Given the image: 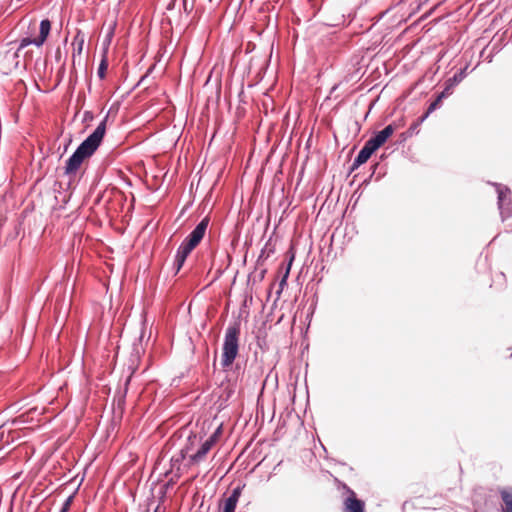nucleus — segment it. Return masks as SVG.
<instances>
[{"label": "nucleus", "mask_w": 512, "mask_h": 512, "mask_svg": "<svg viewBox=\"0 0 512 512\" xmlns=\"http://www.w3.org/2000/svg\"><path fill=\"white\" fill-rule=\"evenodd\" d=\"M106 116L97 128L77 147L68 158L65 165V175H74L86 158H89L97 150L106 132Z\"/></svg>", "instance_id": "nucleus-1"}, {"label": "nucleus", "mask_w": 512, "mask_h": 512, "mask_svg": "<svg viewBox=\"0 0 512 512\" xmlns=\"http://www.w3.org/2000/svg\"><path fill=\"white\" fill-rule=\"evenodd\" d=\"M20 26L23 37L19 42V49H24L29 45L41 47L51 31V22L49 19H43L39 25L36 19H23L20 22Z\"/></svg>", "instance_id": "nucleus-2"}, {"label": "nucleus", "mask_w": 512, "mask_h": 512, "mask_svg": "<svg viewBox=\"0 0 512 512\" xmlns=\"http://www.w3.org/2000/svg\"><path fill=\"white\" fill-rule=\"evenodd\" d=\"M240 323H230L226 330L222 345L221 366L223 369L232 367L239 354Z\"/></svg>", "instance_id": "nucleus-3"}, {"label": "nucleus", "mask_w": 512, "mask_h": 512, "mask_svg": "<svg viewBox=\"0 0 512 512\" xmlns=\"http://www.w3.org/2000/svg\"><path fill=\"white\" fill-rule=\"evenodd\" d=\"M337 489L342 491V512H366L365 501L345 482L336 479Z\"/></svg>", "instance_id": "nucleus-4"}, {"label": "nucleus", "mask_w": 512, "mask_h": 512, "mask_svg": "<svg viewBox=\"0 0 512 512\" xmlns=\"http://www.w3.org/2000/svg\"><path fill=\"white\" fill-rule=\"evenodd\" d=\"M172 470L177 475H183L184 472H188L192 465V454H189V448L182 449L179 457H172Z\"/></svg>", "instance_id": "nucleus-5"}, {"label": "nucleus", "mask_w": 512, "mask_h": 512, "mask_svg": "<svg viewBox=\"0 0 512 512\" xmlns=\"http://www.w3.org/2000/svg\"><path fill=\"white\" fill-rule=\"evenodd\" d=\"M192 251V233L188 234L184 239L181 246L178 248L174 265L176 267V272H178L183 266L187 256Z\"/></svg>", "instance_id": "nucleus-6"}, {"label": "nucleus", "mask_w": 512, "mask_h": 512, "mask_svg": "<svg viewBox=\"0 0 512 512\" xmlns=\"http://www.w3.org/2000/svg\"><path fill=\"white\" fill-rule=\"evenodd\" d=\"M497 205L503 222L512 217V194H497Z\"/></svg>", "instance_id": "nucleus-7"}, {"label": "nucleus", "mask_w": 512, "mask_h": 512, "mask_svg": "<svg viewBox=\"0 0 512 512\" xmlns=\"http://www.w3.org/2000/svg\"><path fill=\"white\" fill-rule=\"evenodd\" d=\"M216 441V432L210 435L194 453V463L203 459L207 453L211 450Z\"/></svg>", "instance_id": "nucleus-8"}, {"label": "nucleus", "mask_w": 512, "mask_h": 512, "mask_svg": "<svg viewBox=\"0 0 512 512\" xmlns=\"http://www.w3.org/2000/svg\"><path fill=\"white\" fill-rule=\"evenodd\" d=\"M374 152L375 150L366 142L362 149L359 151L358 155L355 157L351 166V170H354L360 165L364 164Z\"/></svg>", "instance_id": "nucleus-9"}, {"label": "nucleus", "mask_w": 512, "mask_h": 512, "mask_svg": "<svg viewBox=\"0 0 512 512\" xmlns=\"http://www.w3.org/2000/svg\"><path fill=\"white\" fill-rule=\"evenodd\" d=\"M209 217L205 216L202 220L194 227V248L202 241L206 234V230L209 225Z\"/></svg>", "instance_id": "nucleus-10"}, {"label": "nucleus", "mask_w": 512, "mask_h": 512, "mask_svg": "<svg viewBox=\"0 0 512 512\" xmlns=\"http://www.w3.org/2000/svg\"><path fill=\"white\" fill-rule=\"evenodd\" d=\"M500 496L502 500L501 512H512V489H502Z\"/></svg>", "instance_id": "nucleus-11"}, {"label": "nucleus", "mask_w": 512, "mask_h": 512, "mask_svg": "<svg viewBox=\"0 0 512 512\" xmlns=\"http://www.w3.org/2000/svg\"><path fill=\"white\" fill-rule=\"evenodd\" d=\"M244 488H245V483H242V484L240 483L231 490L230 494L227 497H225V495H223L222 499H224L225 501H227L229 503L234 504L237 507V504L239 502V499L242 495V491Z\"/></svg>", "instance_id": "nucleus-12"}, {"label": "nucleus", "mask_w": 512, "mask_h": 512, "mask_svg": "<svg viewBox=\"0 0 512 512\" xmlns=\"http://www.w3.org/2000/svg\"><path fill=\"white\" fill-rule=\"evenodd\" d=\"M244 488H245V483H242V484L240 483L231 490L230 494L227 497H225V495H223L222 499H224L225 501H227L229 503L234 504L237 507V504L239 502V499L242 495V491Z\"/></svg>", "instance_id": "nucleus-13"}, {"label": "nucleus", "mask_w": 512, "mask_h": 512, "mask_svg": "<svg viewBox=\"0 0 512 512\" xmlns=\"http://www.w3.org/2000/svg\"><path fill=\"white\" fill-rule=\"evenodd\" d=\"M23 49H19V46L16 50L9 49L6 51L4 59L9 63V65L13 68H18L20 66V52Z\"/></svg>", "instance_id": "nucleus-14"}, {"label": "nucleus", "mask_w": 512, "mask_h": 512, "mask_svg": "<svg viewBox=\"0 0 512 512\" xmlns=\"http://www.w3.org/2000/svg\"><path fill=\"white\" fill-rule=\"evenodd\" d=\"M342 194H317V200L323 199L324 205H327V209H330L332 206L335 208L337 204L341 200Z\"/></svg>", "instance_id": "nucleus-15"}, {"label": "nucleus", "mask_w": 512, "mask_h": 512, "mask_svg": "<svg viewBox=\"0 0 512 512\" xmlns=\"http://www.w3.org/2000/svg\"><path fill=\"white\" fill-rule=\"evenodd\" d=\"M466 70H467V66L464 67L463 69H460L458 72H456L452 77L448 78L446 81H445V84L450 87L452 90H454V88L460 83L463 81V79L466 77Z\"/></svg>", "instance_id": "nucleus-16"}, {"label": "nucleus", "mask_w": 512, "mask_h": 512, "mask_svg": "<svg viewBox=\"0 0 512 512\" xmlns=\"http://www.w3.org/2000/svg\"><path fill=\"white\" fill-rule=\"evenodd\" d=\"M84 41H85L84 35L80 31H78L73 39V42H72V47H73L72 57H73V59L75 58L76 55H81L82 50H83Z\"/></svg>", "instance_id": "nucleus-17"}, {"label": "nucleus", "mask_w": 512, "mask_h": 512, "mask_svg": "<svg viewBox=\"0 0 512 512\" xmlns=\"http://www.w3.org/2000/svg\"><path fill=\"white\" fill-rule=\"evenodd\" d=\"M388 138L385 137V135L379 131L374 136H372L367 143L376 151L378 148H380Z\"/></svg>", "instance_id": "nucleus-18"}, {"label": "nucleus", "mask_w": 512, "mask_h": 512, "mask_svg": "<svg viewBox=\"0 0 512 512\" xmlns=\"http://www.w3.org/2000/svg\"><path fill=\"white\" fill-rule=\"evenodd\" d=\"M289 268L285 269V271L282 274L281 279L278 283V290L276 291L277 299L280 298L284 288L288 285V278H289Z\"/></svg>", "instance_id": "nucleus-19"}, {"label": "nucleus", "mask_w": 512, "mask_h": 512, "mask_svg": "<svg viewBox=\"0 0 512 512\" xmlns=\"http://www.w3.org/2000/svg\"><path fill=\"white\" fill-rule=\"evenodd\" d=\"M236 506L232 503L225 501L224 499H220L218 501V511L217 512H235Z\"/></svg>", "instance_id": "nucleus-20"}, {"label": "nucleus", "mask_w": 512, "mask_h": 512, "mask_svg": "<svg viewBox=\"0 0 512 512\" xmlns=\"http://www.w3.org/2000/svg\"><path fill=\"white\" fill-rule=\"evenodd\" d=\"M440 104L441 101L440 99L437 98L433 102H431L426 112L420 117V122H424L433 111L440 107Z\"/></svg>", "instance_id": "nucleus-21"}, {"label": "nucleus", "mask_w": 512, "mask_h": 512, "mask_svg": "<svg viewBox=\"0 0 512 512\" xmlns=\"http://www.w3.org/2000/svg\"><path fill=\"white\" fill-rule=\"evenodd\" d=\"M107 68H108L107 59H106V57H103V59L101 60V62L99 64L98 70H97V74L100 79L105 78Z\"/></svg>", "instance_id": "nucleus-22"}, {"label": "nucleus", "mask_w": 512, "mask_h": 512, "mask_svg": "<svg viewBox=\"0 0 512 512\" xmlns=\"http://www.w3.org/2000/svg\"><path fill=\"white\" fill-rule=\"evenodd\" d=\"M289 256L286 260V268L285 269H288L289 268V272L291 271V267L293 265V262H294V259H295V252L293 250V248H290L289 249Z\"/></svg>", "instance_id": "nucleus-23"}, {"label": "nucleus", "mask_w": 512, "mask_h": 512, "mask_svg": "<svg viewBox=\"0 0 512 512\" xmlns=\"http://www.w3.org/2000/svg\"><path fill=\"white\" fill-rule=\"evenodd\" d=\"M453 93V90L445 84L444 90L438 94L437 99L442 102L443 99L449 97Z\"/></svg>", "instance_id": "nucleus-24"}, {"label": "nucleus", "mask_w": 512, "mask_h": 512, "mask_svg": "<svg viewBox=\"0 0 512 512\" xmlns=\"http://www.w3.org/2000/svg\"><path fill=\"white\" fill-rule=\"evenodd\" d=\"M353 196H354V194H352V196L349 199V202H348L347 206L345 207V209H342V211H346L349 207H351V210L355 209V206L357 205V202H358L359 197L361 196V194H359V196L355 200H353Z\"/></svg>", "instance_id": "nucleus-25"}, {"label": "nucleus", "mask_w": 512, "mask_h": 512, "mask_svg": "<svg viewBox=\"0 0 512 512\" xmlns=\"http://www.w3.org/2000/svg\"><path fill=\"white\" fill-rule=\"evenodd\" d=\"M73 499H74V496L73 495H70L65 501L64 503L62 504V507H61V510H64V511H69L70 507H71V504L73 502Z\"/></svg>", "instance_id": "nucleus-26"}, {"label": "nucleus", "mask_w": 512, "mask_h": 512, "mask_svg": "<svg viewBox=\"0 0 512 512\" xmlns=\"http://www.w3.org/2000/svg\"><path fill=\"white\" fill-rule=\"evenodd\" d=\"M394 130V126L389 124L383 130H381V132L385 135L386 138H389L393 134Z\"/></svg>", "instance_id": "nucleus-27"}, {"label": "nucleus", "mask_w": 512, "mask_h": 512, "mask_svg": "<svg viewBox=\"0 0 512 512\" xmlns=\"http://www.w3.org/2000/svg\"><path fill=\"white\" fill-rule=\"evenodd\" d=\"M423 122H420V118L417 119L416 122H414L410 128H409V132L412 134V133H417L418 132V127L422 124Z\"/></svg>", "instance_id": "nucleus-28"}, {"label": "nucleus", "mask_w": 512, "mask_h": 512, "mask_svg": "<svg viewBox=\"0 0 512 512\" xmlns=\"http://www.w3.org/2000/svg\"><path fill=\"white\" fill-rule=\"evenodd\" d=\"M496 187V192L502 193V192H510V189L502 184H494Z\"/></svg>", "instance_id": "nucleus-29"}, {"label": "nucleus", "mask_w": 512, "mask_h": 512, "mask_svg": "<svg viewBox=\"0 0 512 512\" xmlns=\"http://www.w3.org/2000/svg\"><path fill=\"white\" fill-rule=\"evenodd\" d=\"M210 504L205 507L204 498L202 499L197 512H209Z\"/></svg>", "instance_id": "nucleus-30"}, {"label": "nucleus", "mask_w": 512, "mask_h": 512, "mask_svg": "<svg viewBox=\"0 0 512 512\" xmlns=\"http://www.w3.org/2000/svg\"><path fill=\"white\" fill-rule=\"evenodd\" d=\"M70 195H71V194H66V193L58 194V195H56V196H55V199H56V201H59V196H60V197H61V200H62L63 202H66V201H67V199H69Z\"/></svg>", "instance_id": "nucleus-31"}, {"label": "nucleus", "mask_w": 512, "mask_h": 512, "mask_svg": "<svg viewBox=\"0 0 512 512\" xmlns=\"http://www.w3.org/2000/svg\"><path fill=\"white\" fill-rule=\"evenodd\" d=\"M268 251V253H273L274 252V249L273 248H270L268 249V244L265 245V247L261 250V253H260V258L264 256L265 252ZM269 254H267L268 256Z\"/></svg>", "instance_id": "nucleus-32"}, {"label": "nucleus", "mask_w": 512, "mask_h": 512, "mask_svg": "<svg viewBox=\"0 0 512 512\" xmlns=\"http://www.w3.org/2000/svg\"><path fill=\"white\" fill-rule=\"evenodd\" d=\"M193 498H194V506H195L196 503H197V500H198V493L197 492H194Z\"/></svg>", "instance_id": "nucleus-33"}, {"label": "nucleus", "mask_w": 512, "mask_h": 512, "mask_svg": "<svg viewBox=\"0 0 512 512\" xmlns=\"http://www.w3.org/2000/svg\"><path fill=\"white\" fill-rule=\"evenodd\" d=\"M187 309H188V312H190V311H191V309H192V301H190V302L188 303V305H187Z\"/></svg>", "instance_id": "nucleus-34"}, {"label": "nucleus", "mask_w": 512, "mask_h": 512, "mask_svg": "<svg viewBox=\"0 0 512 512\" xmlns=\"http://www.w3.org/2000/svg\"><path fill=\"white\" fill-rule=\"evenodd\" d=\"M348 193H345L344 194V198H343V205L345 204V202L347 201V198H348Z\"/></svg>", "instance_id": "nucleus-35"}, {"label": "nucleus", "mask_w": 512, "mask_h": 512, "mask_svg": "<svg viewBox=\"0 0 512 512\" xmlns=\"http://www.w3.org/2000/svg\"><path fill=\"white\" fill-rule=\"evenodd\" d=\"M202 178H203V176L201 175L200 178H199V181H198L197 188H200V184H201Z\"/></svg>", "instance_id": "nucleus-36"}, {"label": "nucleus", "mask_w": 512, "mask_h": 512, "mask_svg": "<svg viewBox=\"0 0 512 512\" xmlns=\"http://www.w3.org/2000/svg\"><path fill=\"white\" fill-rule=\"evenodd\" d=\"M192 439V431L190 432V434L187 436V440L190 441Z\"/></svg>", "instance_id": "nucleus-37"}, {"label": "nucleus", "mask_w": 512, "mask_h": 512, "mask_svg": "<svg viewBox=\"0 0 512 512\" xmlns=\"http://www.w3.org/2000/svg\"><path fill=\"white\" fill-rule=\"evenodd\" d=\"M183 3H184L185 10H187V0H183Z\"/></svg>", "instance_id": "nucleus-38"}, {"label": "nucleus", "mask_w": 512, "mask_h": 512, "mask_svg": "<svg viewBox=\"0 0 512 512\" xmlns=\"http://www.w3.org/2000/svg\"><path fill=\"white\" fill-rule=\"evenodd\" d=\"M264 274H265V270H263V271L260 273V278H261V279H263Z\"/></svg>", "instance_id": "nucleus-39"}, {"label": "nucleus", "mask_w": 512, "mask_h": 512, "mask_svg": "<svg viewBox=\"0 0 512 512\" xmlns=\"http://www.w3.org/2000/svg\"><path fill=\"white\" fill-rule=\"evenodd\" d=\"M508 350H509V353H510L509 357L511 358L512 357V347H509Z\"/></svg>", "instance_id": "nucleus-40"}, {"label": "nucleus", "mask_w": 512, "mask_h": 512, "mask_svg": "<svg viewBox=\"0 0 512 512\" xmlns=\"http://www.w3.org/2000/svg\"><path fill=\"white\" fill-rule=\"evenodd\" d=\"M235 370L239 371L240 370V365L239 364H236L235 365Z\"/></svg>", "instance_id": "nucleus-41"}, {"label": "nucleus", "mask_w": 512, "mask_h": 512, "mask_svg": "<svg viewBox=\"0 0 512 512\" xmlns=\"http://www.w3.org/2000/svg\"><path fill=\"white\" fill-rule=\"evenodd\" d=\"M86 117H87V118H91L92 116L90 115V113H89V112H86Z\"/></svg>", "instance_id": "nucleus-42"}, {"label": "nucleus", "mask_w": 512, "mask_h": 512, "mask_svg": "<svg viewBox=\"0 0 512 512\" xmlns=\"http://www.w3.org/2000/svg\"><path fill=\"white\" fill-rule=\"evenodd\" d=\"M86 117H87V118H91L92 116L90 115V113H89V112H86Z\"/></svg>", "instance_id": "nucleus-43"}, {"label": "nucleus", "mask_w": 512, "mask_h": 512, "mask_svg": "<svg viewBox=\"0 0 512 512\" xmlns=\"http://www.w3.org/2000/svg\"><path fill=\"white\" fill-rule=\"evenodd\" d=\"M334 239V236H331V241ZM332 248V242L330 243V249Z\"/></svg>", "instance_id": "nucleus-44"}, {"label": "nucleus", "mask_w": 512, "mask_h": 512, "mask_svg": "<svg viewBox=\"0 0 512 512\" xmlns=\"http://www.w3.org/2000/svg\"><path fill=\"white\" fill-rule=\"evenodd\" d=\"M59 512H67V511H64V510H61V509H60V511H59Z\"/></svg>", "instance_id": "nucleus-45"}, {"label": "nucleus", "mask_w": 512, "mask_h": 512, "mask_svg": "<svg viewBox=\"0 0 512 512\" xmlns=\"http://www.w3.org/2000/svg\"><path fill=\"white\" fill-rule=\"evenodd\" d=\"M404 0H401L400 2H403Z\"/></svg>", "instance_id": "nucleus-46"}]
</instances>
